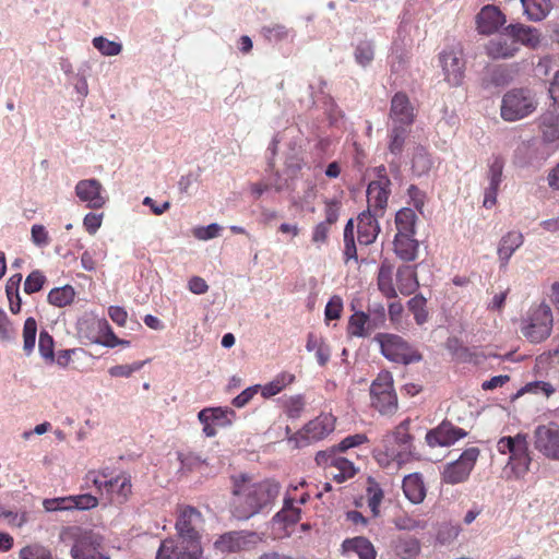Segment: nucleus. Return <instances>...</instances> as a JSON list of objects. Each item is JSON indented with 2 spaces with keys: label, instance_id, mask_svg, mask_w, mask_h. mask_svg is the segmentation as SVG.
Wrapping results in <instances>:
<instances>
[{
  "label": "nucleus",
  "instance_id": "nucleus-1",
  "mask_svg": "<svg viewBox=\"0 0 559 559\" xmlns=\"http://www.w3.org/2000/svg\"><path fill=\"white\" fill-rule=\"evenodd\" d=\"M280 485L275 480L255 481L247 474L233 477V514L247 520L269 507L278 496Z\"/></svg>",
  "mask_w": 559,
  "mask_h": 559
},
{
  "label": "nucleus",
  "instance_id": "nucleus-36",
  "mask_svg": "<svg viewBox=\"0 0 559 559\" xmlns=\"http://www.w3.org/2000/svg\"><path fill=\"white\" fill-rule=\"evenodd\" d=\"M75 297V290L71 285L56 287L48 294V302L56 307H66L70 305Z\"/></svg>",
  "mask_w": 559,
  "mask_h": 559
},
{
  "label": "nucleus",
  "instance_id": "nucleus-51",
  "mask_svg": "<svg viewBox=\"0 0 559 559\" xmlns=\"http://www.w3.org/2000/svg\"><path fill=\"white\" fill-rule=\"evenodd\" d=\"M426 299L423 296H415L408 301V308L414 313L417 324H424L428 319V312L425 309Z\"/></svg>",
  "mask_w": 559,
  "mask_h": 559
},
{
  "label": "nucleus",
  "instance_id": "nucleus-11",
  "mask_svg": "<svg viewBox=\"0 0 559 559\" xmlns=\"http://www.w3.org/2000/svg\"><path fill=\"white\" fill-rule=\"evenodd\" d=\"M534 448L546 459L559 462V428L554 424L537 426Z\"/></svg>",
  "mask_w": 559,
  "mask_h": 559
},
{
  "label": "nucleus",
  "instance_id": "nucleus-30",
  "mask_svg": "<svg viewBox=\"0 0 559 559\" xmlns=\"http://www.w3.org/2000/svg\"><path fill=\"white\" fill-rule=\"evenodd\" d=\"M329 474L338 484L354 477L356 469L354 464L345 457L338 456L331 461Z\"/></svg>",
  "mask_w": 559,
  "mask_h": 559
},
{
  "label": "nucleus",
  "instance_id": "nucleus-7",
  "mask_svg": "<svg viewBox=\"0 0 559 559\" xmlns=\"http://www.w3.org/2000/svg\"><path fill=\"white\" fill-rule=\"evenodd\" d=\"M411 420H403L395 430L385 436L383 442L386 455L396 460L399 463L404 462L412 454L413 437L409 435Z\"/></svg>",
  "mask_w": 559,
  "mask_h": 559
},
{
  "label": "nucleus",
  "instance_id": "nucleus-26",
  "mask_svg": "<svg viewBox=\"0 0 559 559\" xmlns=\"http://www.w3.org/2000/svg\"><path fill=\"white\" fill-rule=\"evenodd\" d=\"M403 491L413 503H420L426 497V489L419 474H409L403 479Z\"/></svg>",
  "mask_w": 559,
  "mask_h": 559
},
{
  "label": "nucleus",
  "instance_id": "nucleus-64",
  "mask_svg": "<svg viewBox=\"0 0 559 559\" xmlns=\"http://www.w3.org/2000/svg\"><path fill=\"white\" fill-rule=\"evenodd\" d=\"M407 194L409 197V203L413 204L418 212L423 213L427 199L426 193L418 187L412 185L407 190Z\"/></svg>",
  "mask_w": 559,
  "mask_h": 559
},
{
  "label": "nucleus",
  "instance_id": "nucleus-19",
  "mask_svg": "<svg viewBox=\"0 0 559 559\" xmlns=\"http://www.w3.org/2000/svg\"><path fill=\"white\" fill-rule=\"evenodd\" d=\"M391 181L389 178L372 180L367 188L368 210L374 213L383 214L386 207L389 195L391 193Z\"/></svg>",
  "mask_w": 559,
  "mask_h": 559
},
{
  "label": "nucleus",
  "instance_id": "nucleus-21",
  "mask_svg": "<svg viewBox=\"0 0 559 559\" xmlns=\"http://www.w3.org/2000/svg\"><path fill=\"white\" fill-rule=\"evenodd\" d=\"M487 52L495 59H507L513 57L520 49L518 40L509 34L507 28L497 38L490 40L487 45Z\"/></svg>",
  "mask_w": 559,
  "mask_h": 559
},
{
  "label": "nucleus",
  "instance_id": "nucleus-63",
  "mask_svg": "<svg viewBox=\"0 0 559 559\" xmlns=\"http://www.w3.org/2000/svg\"><path fill=\"white\" fill-rule=\"evenodd\" d=\"M305 407V401L301 395L290 396L286 401V413L290 418H298Z\"/></svg>",
  "mask_w": 559,
  "mask_h": 559
},
{
  "label": "nucleus",
  "instance_id": "nucleus-49",
  "mask_svg": "<svg viewBox=\"0 0 559 559\" xmlns=\"http://www.w3.org/2000/svg\"><path fill=\"white\" fill-rule=\"evenodd\" d=\"M382 499L383 490L379 487L378 484L371 483L367 489V502L373 516H378L380 514V504Z\"/></svg>",
  "mask_w": 559,
  "mask_h": 559
},
{
  "label": "nucleus",
  "instance_id": "nucleus-62",
  "mask_svg": "<svg viewBox=\"0 0 559 559\" xmlns=\"http://www.w3.org/2000/svg\"><path fill=\"white\" fill-rule=\"evenodd\" d=\"M511 71L506 67L495 68L490 73V82L496 86H503L512 81Z\"/></svg>",
  "mask_w": 559,
  "mask_h": 559
},
{
  "label": "nucleus",
  "instance_id": "nucleus-38",
  "mask_svg": "<svg viewBox=\"0 0 559 559\" xmlns=\"http://www.w3.org/2000/svg\"><path fill=\"white\" fill-rule=\"evenodd\" d=\"M504 168V159L500 156H493L488 163V171L486 175V179L488 181V186L490 188L499 189L500 183L502 181Z\"/></svg>",
  "mask_w": 559,
  "mask_h": 559
},
{
  "label": "nucleus",
  "instance_id": "nucleus-60",
  "mask_svg": "<svg viewBox=\"0 0 559 559\" xmlns=\"http://www.w3.org/2000/svg\"><path fill=\"white\" fill-rule=\"evenodd\" d=\"M20 559H51L50 552L41 546L34 545L23 548Z\"/></svg>",
  "mask_w": 559,
  "mask_h": 559
},
{
  "label": "nucleus",
  "instance_id": "nucleus-31",
  "mask_svg": "<svg viewBox=\"0 0 559 559\" xmlns=\"http://www.w3.org/2000/svg\"><path fill=\"white\" fill-rule=\"evenodd\" d=\"M522 8L532 21H542L551 9L549 0H521Z\"/></svg>",
  "mask_w": 559,
  "mask_h": 559
},
{
  "label": "nucleus",
  "instance_id": "nucleus-46",
  "mask_svg": "<svg viewBox=\"0 0 559 559\" xmlns=\"http://www.w3.org/2000/svg\"><path fill=\"white\" fill-rule=\"evenodd\" d=\"M354 55L356 62L365 68L373 60L374 46L371 41H361L357 45Z\"/></svg>",
  "mask_w": 559,
  "mask_h": 559
},
{
  "label": "nucleus",
  "instance_id": "nucleus-22",
  "mask_svg": "<svg viewBox=\"0 0 559 559\" xmlns=\"http://www.w3.org/2000/svg\"><path fill=\"white\" fill-rule=\"evenodd\" d=\"M253 536V534L243 532H229L216 539L214 547L221 554L237 552L246 549L252 542Z\"/></svg>",
  "mask_w": 559,
  "mask_h": 559
},
{
  "label": "nucleus",
  "instance_id": "nucleus-47",
  "mask_svg": "<svg viewBox=\"0 0 559 559\" xmlns=\"http://www.w3.org/2000/svg\"><path fill=\"white\" fill-rule=\"evenodd\" d=\"M543 134L547 141L559 139V116L552 114L545 115L542 118Z\"/></svg>",
  "mask_w": 559,
  "mask_h": 559
},
{
  "label": "nucleus",
  "instance_id": "nucleus-43",
  "mask_svg": "<svg viewBox=\"0 0 559 559\" xmlns=\"http://www.w3.org/2000/svg\"><path fill=\"white\" fill-rule=\"evenodd\" d=\"M93 46L106 57L118 56L122 51V45L118 41L109 40L104 36L94 37Z\"/></svg>",
  "mask_w": 559,
  "mask_h": 559
},
{
  "label": "nucleus",
  "instance_id": "nucleus-42",
  "mask_svg": "<svg viewBox=\"0 0 559 559\" xmlns=\"http://www.w3.org/2000/svg\"><path fill=\"white\" fill-rule=\"evenodd\" d=\"M37 323L34 318H27L23 326V349L31 355L35 348Z\"/></svg>",
  "mask_w": 559,
  "mask_h": 559
},
{
  "label": "nucleus",
  "instance_id": "nucleus-56",
  "mask_svg": "<svg viewBox=\"0 0 559 559\" xmlns=\"http://www.w3.org/2000/svg\"><path fill=\"white\" fill-rule=\"evenodd\" d=\"M222 226L217 223H212L207 226H199L193 228L192 235L199 240H210L219 236Z\"/></svg>",
  "mask_w": 559,
  "mask_h": 559
},
{
  "label": "nucleus",
  "instance_id": "nucleus-57",
  "mask_svg": "<svg viewBox=\"0 0 559 559\" xmlns=\"http://www.w3.org/2000/svg\"><path fill=\"white\" fill-rule=\"evenodd\" d=\"M38 349L43 358L53 360V338L47 331L39 333Z\"/></svg>",
  "mask_w": 559,
  "mask_h": 559
},
{
  "label": "nucleus",
  "instance_id": "nucleus-59",
  "mask_svg": "<svg viewBox=\"0 0 559 559\" xmlns=\"http://www.w3.org/2000/svg\"><path fill=\"white\" fill-rule=\"evenodd\" d=\"M393 523L396 526V528L404 530V531H414L417 528L425 527V524L421 521H419L408 514H401V515L396 516L393 520Z\"/></svg>",
  "mask_w": 559,
  "mask_h": 559
},
{
  "label": "nucleus",
  "instance_id": "nucleus-32",
  "mask_svg": "<svg viewBox=\"0 0 559 559\" xmlns=\"http://www.w3.org/2000/svg\"><path fill=\"white\" fill-rule=\"evenodd\" d=\"M416 214L409 207L401 209L395 215L396 235H415Z\"/></svg>",
  "mask_w": 559,
  "mask_h": 559
},
{
  "label": "nucleus",
  "instance_id": "nucleus-20",
  "mask_svg": "<svg viewBox=\"0 0 559 559\" xmlns=\"http://www.w3.org/2000/svg\"><path fill=\"white\" fill-rule=\"evenodd\" d=\"M379 213L370 210L362 212L357 218V239L360 245H371L377 239L380 226L377 219Z\"/></svg>",
  "mask_w": 559,
  "mask_h": 559
},
{
  "label": "nucleus",
  "instance_id": "nucleus-55",
  "mask_svg": "<svg viewBox=\"0 0 559 559\" xmlns=\"http://www.w3.org/2000/svg\"><path fill=\"white\" fill-rule=\"evenodd\" d=\"M71 500L70 510L78 509V510H88L92 508H95L97 506V499L96 497L84 493L79 496H70L68 497Z\"/></svg>",
  "mask_w": 559,
  "mask_h": 559
},
{
  "label": "nucleus",
  "instance_id": "nucleus-18",
  "mask_svg": "<svg viewBox=\"0 0 559 559\" xmlns=\"http://www.w3.org/2000/svg\"><path fill=\"white\" fill-rule=\"evenodd\" d=\"M390 119L392 126L411 127L415 119L414 107L404 93H396L391 100Z\"/></svg>",
  "mask_w": 559,
  "mask_h": 559
},
{
  "label": "nucleus",
  "instance_id": "nucleus-37",
  "mask_svg": "<svg viewBox=\"0 0 559 559\" xmlns=\"http://www.w3.org/2000/svg\"><path fill=\"white\" fill-rule=\"evenodd\" d=\"M397 285L403 295H411L418 287L416 273L411 266H404L397 271Z\"/></svg>",
  "mask_w": 559,
  "mask_h": 559
},
{
  "label": "nucleus",
  "instance_id": "nucleus-8",
  "mask_svg": "<svg viewBox=\"0 0 559 559\" xmlns=\"http://www.w3.org/2000/svg\"><path fill=\"white\" fill-rule=\"evenodd\" d=\"M497 448L500 453H510L509 464H512L513 469L519 472H526L528 469L531 457L525 435L519 433L515 437H503L498 441Z\"/></svg>",
  "mask_w": 559,
  "mask_h": 559
},
{
  "label": "nucleus",
  "instance_id": "nucleus-41",
  "mask_svg": "<svg viewBox=\"0 0 559 559\" xmlns=\"http://www.w3.org/2000/svg\"><path fill=\"white\" fill-rule=\"evenodd\" d=\"M408 127L392 126L390 132L389 150L394 155H400L403 151L405 139L408 134Z\"/></svg>",
  "mask_w": 559,
  "mask_h": 559
},
{
  "label": "nucleus",
  "instance_id": "nucleus-48",
  "mask_svg": "<svg viewBox=\"0 0 559 559\" xmlns=\"http://www.w3.org/2000/svg\"><path fill=\"white\" fill-rule=\"evenodd\" d=\"M556 392L555 386L546 381H534L525 384L520 391L519 394L532 393L536 395H543L545 397H549Z\"/></svg>",
  "mask_w": 559,
  "mask_h": 559
},
{
  "label": "nucleus",
  "instance_id": "nucleus-45",
  "mask_svg": "<svg viewBox=\"0 0 559 559\" xmlns=\"http://www.w3.org/2000/svg\"><path fill=\"white\" fill-rule=\"evenodd\" d=\"M394 392L392 376L389 372H381L377 379L371 383L370 395L371 397L381 396L384 393Z\"/></svg>",
  "mask_w": 559,
  "mask_h": 559
},
{
  "label": "nucleus",
  "instance_id": "nucleus-25",
  "mask_svg": "<svg viewBox=\"0 0 559 559\" xmlns=\"http://www.w3.org/2000/svg\"><path fill=\"white\" fill-rule=\"evenodd\" d=\"M342 549L344 554H356L359 559H376L377 557L371 542L362 536L345 539Z\"/></svg>",
  "mask_w": 559,
  "mask_h": 559
},
{
  "label": "nucleus",
  "instance_id": "nucleus-9",
  "mask_svg": "<svg viewBox=\"0 0 559 559\" xmlns=\"http://www.w3.org/2000/svg\"><path fill=\"white\" fill-rule=\"evenodd\" d=\"M103 537L93 531H79L71 548L73 559H110L102 552Z\"/></svg>",
  "mask_w": 559,
  "mask_h": 559
},
{
  "label": "nucleus",
  "instance_id": "nucleus-6",
  "mask_svg": "<svg viewBox=\"0 0 559 559\" xmlns=\"http://www.w3.org/2000/svg\"><path fill=\"white\" fill-rule=\"evenodd\" d=\"M552 313L548 305L542 304L533 309L523 323L522 333L532 343H539L550 335Z\"/></svg>",
  "mask_w": 559,
  "mask_h": 559
},
{
  "label": "nucleus",
  "instance_id": "nucleus-5",
  "mask_svg": "<svg viewBox=\"0 0 559 559\" xmlns=\"http://www.w3.org/2000/svg\"><path fill=\"white\" fill-rule=\"evenodd\" d=\"M202 556L200 540L178 536L165 539L157 551L156 559H199Z\"/></svg>",
  "mask_w": 559,
  "mask_h": 559
},
{
  "label": "nucleus",
  "instance_id": "nucleus-33",
  "mask_svg": "<svg viewBox=\"0 0 559 559\" xmlns=\"http://www.w3.org/2000/svg\"><path fill=\"white\" fill-rule=\"evenodd\" d=\"M374 331L370 325V321L367 318L366 312L358 311L355 312L348 322V333L352 336L356 337H366L370 335V333Z\"/></svg>",
  "mask_w": 559,
  "mask_h": 559
},
{
  "label": "nucleus",
  "instance_id": "nucleus-61",
  "mask_svg": "<svg viewBox=\"0 0 559 559\" xmlns=\"http://www.w3.org/2000/svg\"><path fill=\"white\" fill-rule=\"evenodd\" d=\"M144 362L138 361L131 365H117L109 368L108 372L111 377L129 378L133 372L140 370Z\"/></svg>",
  "mask_w": 559,
  "mask_h": 559
},
{
  "label": "nucleus",
  "instance_id": "nucleus-34",
  "mask_svg": "<svg viewBox=\"0 0 559 559\" xmlns=\"http://www.w3.org/2000/svg\"><path fill=\"white\" fill-rule=\"evenodd\" d=\"M392 274V265L386 262H383L378 273V288L386 298L396 297V290L393 286Z\"/></svg>",
  "mask_w": 559,
  "mask_h": 559
},
{
  "label": "nucleus",
  "instance_id": "nucleus-54",
  "mask_svg": "<svg viewBox=\"0 0 559 559\" xmlns=\"http://www.w3.org/2000/svg\"><path fill=\"white\" fill-rule=\"evenodd\" d=\"M97 325L100 332H105L104 340L103 341H95L96 343H99L106 347H116L119 344H122V340L118 338L115 333L112 332L110 325L106 320H99L97 321Z\"/></svg>",
  "mask_w": 559,
  "mask_h": 559
},
{
  "label": "nucleus",
  "instance_id": "nucleus-10",
  "mask_svg": "<svg viewBox=\"0 0 559 559\" xmlns=\"http://www.w3.org/2000/svg\"><path fill=\"white\" fill-rule=\"evenodd\" d=\"M479 450L477 448L466 449L460 457L447 465L442 477L447 484L455 485L466 480L477 461Z\"/></svg>",
  "mask_w": 559,
  "mask_h": 559
},
{
  "label": "nucleus",
  "instance_id": "nucleus-24",
  "mask_svg": "<svg viewBox=\"0 0 559 559\" xmlns=\"http://www.w3.org/2000/svg\"><path fill=\"white\" fill-rule=\"evenodd\" d=\"M542 148L539 141L523 142L516 150V156L523 165L539 166L546 159Z\"/></svg>",
  "mask_w": 559,
  "mask_h": 559
},
{
  "label": "nucleus",
  "instance_id": "nucleus-40",
  "mask_svg": "<svg viewBox=\"0 0 559 559\" xmlns=\"http://www.w3.org/2000/svg\"><path fill=\"white\" fill-rule=\"evenodd\" d=\"M294 380L295 376L292 373L283 372L278 374L273 381L261 388L263 397H271L276 395Z\"/></svg>",
  "mask_w": 559,
  "mask_h": 559
},
{
  "label": "nucleus",
  "instance_id": "nucleus-23",
  "mask_svg": "<svg viewBox=\"0 0 559 559\" xmlns=\"http://www.w3.org/2000/svg\"><path fill=\"white\" fill-rule=\"evenodd\" d=\"M523 234L518 230L508 231L499 241L498 258L501 266H507L512 254L523 245Z\"/></svg>",
  "mask_w": 559,
  "mask_h": 559
},
{
  "label": "nucleus",
  "instance_id": "nucleus-12",
  "mask_svg": "<svg viewBox=\"0 0 559 559\" xmlns=\"http://www.w3.org/2000/svg\"><path fill=\"white\" fill-rule=\"evenodd\" d=\"M440 62L445 80L453 86L462 83L465 61L461 48L452 47L440 53Z\"/></svg>",
  "mask_w": 559,
  "mask_h": 559
},
{
  "label": "nucleus",
  "instance_id": "nucleus-35",
  "mask_svg": "<svg viewBox=\"0 0 559 559\" xmlns=\"http://www.w3.org/2000/svg\"><path fill=\"white\" fill-rule=\"evenodd\" d=\"M433 162L428 152L418 146L415 148L412 159V170L416 176H425L432 168Z\"/></svg>",
  "mask_w": 559,
  "mask_h": 559
},
{
  "label": "nucleus",
  "instance_id": "nucleus-14",
  "mask_svg": "<svg viewBox=\"0 0 559 559\" xmlns=\"http://www.w3.org/2000/svg\"><path fill=\"white\" fill-rule=\"evenodd\" d=\"M506 22L504 14L493 4L483 7L475 17L476 29L481 35L496 33Z\"/></svg>",
  "mask_w": 559,
  "mask_h": 559
},
{
  "label": "nucleus",
  "instance_id": "nucleus-27",
  "mask_svg": "<svg viewBox=\"0 0 559 559\" xmlns=\"http://www.w3.org/2000/svg\"><path fill=\"white\" fill-rule=\"evenodd\" d=\"M507 31L518 40L519 46L523 44L530 47H536L540 41L538 32L528 26L511 24L507 26Z\"/></svg>",
  "mask_w": 559,
  "mask_h": 559
},
{
  "label": "nucleus",
  "instance_id": "nucleus-58",
  "mask_svg": "<svg viewBox=\"0 0 559 559\" xmlns=\"http://www.w3.org/2000/svg\"><path fill=\"white\" fill-rule=\"evenodd\" d=\"M277 516L283 518L287 523L294 524L300 519V509L294 506V499L286 498L284 500V507L282 511L277 513Z\"/></svg>",
  "mask_w": 559,
  "mask_h": 559
},
{
  "label": "nucleus",
  "instance_id": "nucleus-29",
  "mask_svg": "<svg viewBox=\"0 0 559 559\" xmlns=\"http://www.w3.org/2000/svg\"><path fill=\"white\" fill-rule=\"evenodd\" d=\"M418 242L414 236L396 235L394 239V250L404 261H413L417 257Z\"/></svg>",
  "mask_w": 559,
  "mask_h": 559
},
{
  "label": "nucleus",
  "instance_id": "nucleus-44",
  "mask_svg": "<svg viewBox=\"0 0 559 559\" xmlns=\"http://www.w3.org/2000/svg\"><path fill=\"white\" fill-rule=\"evenodd\" d=\"M419 550V542L415 538L400 539L395 545V552L402 559H414Z\"/></svg>",
  "mask_w": 559,
  "mask_h": 559
},
{
  "label": "nucleus",
  "instance_id": "nucleus-15",
  "mask_svg": "<svg viewBox=\"0 0 559 559\" xmlns=\"http://www.w3.org/2000/svg\"><path fill=\"white\" fill-rule=\"evenodd\" d=\"M466 436L462 428L454 427L449 421H442L438 427L426 435V441L430 447H449Z\"/></svg>",
  "mask_w": 559,
  "mask_h": 559
},
{
  "label": "nucleus",
  "instance_id": "nucleus-39",
  "mask_svg": "<svg viewBox=\"0 0 559 559\" xmlns=\"http://www.w3.org/2000/svg\"><path fill=\"white\" fill-rule=\"evenodd\" d=\"M371 404L381 414L391 415L397 409V397L395 392H386L381 396L371 397Z\"/></svg>",
  "mask_w": 559,
  "mask_h": 559
},
{
  "label": "nucleus",
  "instance_id": "nucleus-16",
  "mask_svg": "<svg viewBox=\"0 0 559 559\" xmlns=\"http://www.w3.org/2000/svg\"><path fill=\"white\" fill-rule=\"evenodd\" d=\"M334 425L335 419L332 415L322 414L309 421L304 429L298 432V437L306 441L305 444L319 441L334 430Z\"/></svg>",
  "mask_w": 559,
  "mask_h": 559
},
{
  "label": "nucleus",
  "instance_id": "nucleus-50",
  "mask_svg": "<svg viewBox=\"0 0 559 559\" xmlns=\"http://www.w3.org/2000/svg\"><path fill=\"white\" fill-rule=\"evenodd\" d=\"M370 321L371 328L374 330L383 326L385 322V308L380 302L369 304L368 312L366 313Z\"/></svg>",
  "mask_w": 559,
  "mask_h": 559
},
{
  "label": "nucleus",
  "instance_id": "nucleus-3",
  "mask_svg": "<svg viewBox=\"0 0 559 559\" xmlns=\"http://www.w3.org/2000/svg\"><path fill=\"white\" fill-rule=\"evenodd\" d=\"M374 341L379 343L383 356L391 361L409 365L423 358L421 354L400 335L379 333Z\"/></svg>",
  "mask_w": 559,
  "mask_h": 559
},
{
  "label": "nucleus",
  "instance_id": "nucleus-2",
  "mask_svg": "<svg viewBox=\"0 0 559 559\" xmlns=\"http://www.w3.org/2000/svg\"><path fill=\"white\" fill-rule=\"evenodd\" d=\"M535 93L530 88H512L501 100L500 114L503 120L513 122L526 118L537 108Z\"/></svg>",
  "mask_w": 559,
  "mask_h": 559
},
{
  "label": "nucleus",
  "instance_id": "nucleus-53",
  "mask_svg": "<svg viewBox=\"0 0 559 559\" xmlns=\"http://www.w3.org/2000/svg\"><path fill=\"white\" fill-rule=\"evenodd\" d=\"M15 336L16 333L13 323L5 311L0 309V341L12 342L15 340Z\"/></svg>",
  "mask_w": 559,
  "mask_h": 559
},
{
  "label": "nucleus",
  "instance_id": "nucleus-28",
  "mask_svg": "<svg viewBox=\"0 0 559 559\" xmlns=\"http://www.w3.org/2000/svg\"><path fill=\"white\" fill-rule=\"evenodd\" d=\"M235 417V412L229 408L212 407L204 408L198 414L200 421H206L212 418V423L219 427L229 426Z\"/></svg>",
  "mask_w": 559,
  "mask_h": 559
},
{
  "label": "nucleus",
  "instance_id": "nucleus-17",
  "mask_svg": "<svg viewBox=\"0 0 559 559\" xmlns=\"http://www.w3.org/2000/svg\"><path fill=\"white\" fill-rule=\"evenodd\" d=\"M103 186L97 179H83L75 185V194L90 209H100L106 203Z\"/></svg>",
  "mask_w": 559,
  "mask_h": 559
},
{
  "label": "nucleus",
  "instance_id": "nucleus-4",
  "mask_svg": "<svg viewBox=\"0 0 559 559\" xmlns=\"http://www.w3.org/2000/svg\"><path fill=\"white\" fill-rule=\"evenodd\" d=\"M86 478L93 483L98 491L111 496V499L118 503L126 502L132 493L131 477L127 474H120L115 478L107 479L105 473L92 471L88 472Z\"/></svg>",
  "mask_w": 559,
  "mask_h": 559
},
{
  "label": "nucleus",
  "instance_id": "nucleus-52",
  "mask_svg": "<svg viewBox=\"0 0 559 559\" xmlns=\"http://www.w3.org/2000/svg\"><path fill=\"white\" fill-rule=\"evenodd\" d=\"M46 282L45 275L38 271H33L24 282V292L28 295L39 292Z\"/></svg>",
  "mask_w": 559,
  "mask_h": 559
},
{
  "label": "nucleus",
  "instance_id": "nucleus-13",
  "mask_svg": "<svg viewBox=\"0 0 559 559\" xmlns=\"http://www.w3.org/2000/svg\"><path fill=\"white\" fill-rule=\"evenodd\" d=\"M203 522L201 512L193 507L187 506L180 510L176 522V530L180 536L200 540V530Z\"/></svg>",
  "mask_w": 559,
  "mask_h": 559
}]
</instances>
